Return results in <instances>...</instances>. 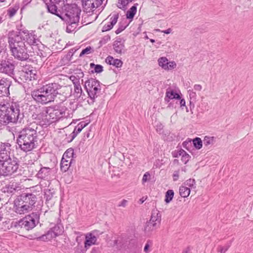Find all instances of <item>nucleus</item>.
<instances>
[{
    "mask_svg": "<svg viewBox=\"0 0 253 253\" xmlns=\"http://www.w3.org/2000/svg\"><path fill=\"white\" fill-rule=\"evenodd\" d=\"M172 31V30L170 28H169L166 30L162 31L161 32L164 33L166 34H170Z\"/></svg>",
    "mask_w": 253,
    "mask_h": 253,
    "instance_id": "nucleus-61",
    "label": "nucleus"
},
{
    "mask_svg": "<svg viewBox=\"0 0 253 253\" xmlns=\"http://www.w3.org/2000/svg\"><path fill=\"white\" fill-rule=\"evenodd\" d=\"M103 67L102 65L97 64L95 65L94 68V72L96 73H100L103 70Z\"/></svg>",
    "mask_w": 253,
    "mask_h": 253,
    "instance_id": "nucleus-50",
    "label": "nucleus"
},
{
    "mask_svg": "<svg viewBox=\"0 0 253 253\" xmlns=\"http://www.w3.org/2000/svg\"><path fill=\"white\" fill-rule=\"evenodd\" d=\"M80 77L79 76L76 77L75 76L72 75L70 77V79L72 81L74 84L80 83Z\"/></svg>",
    "mask_w": 253,
    "mask_h": 253,
    "instance_id": "nucleus-48",
    "label": "nucleus"
},
{
    "mask_svg": "<svg viewBox=\"0 0 253 253\" xmlns=\"http://www.w3.org/2000/svg\"><path fill=\"white\" fill-rule=\"evenodd\" d=\"M8 42L11 55L15 59L22 61L29 59V55L25 44V39H23L21 31L11 34L8 37Z\"/></svg>",
    "mask_w": 253,
    "mask_h": 253,
    "instance_id": "nucleus-4",
    "label": "nucleus"
},
{
    "mask_svg": "<svg viewBox=\"0 0 253 253\" xmlns=\"http://www.w3.org/2000/svg\"><path fill=\"white\" fill-rule=\"evenodd\" d=\"M24 114L20 112L19 105L16 103L0 104V123L6 125L9 123L24 124Z\"/></svg>",
    "mask_w": 253,
    "mask_h": 253,
    "instance_id": "nucleus-3",
    "label": "nucleus"
},
{
    "mask_svg": "<svg viewBox=\"0 0 253 253\" xmlns=\"http://www.w3.org/2000/svg\"><path fill=\"white\" fill-rule=\"evenodd\" d=\"M63 232V227L60 225L57 224L50 228L46 233L39 237H35V238L38 241H47L59 236Z\"/></svg>",
    "mask_w": 253,
    "mask_h": 253,
    "instance_id": "nucleus-12",
    "label": "nucleus"
},
{
    "mask_svg": "<svg viewBox=\"0 0 253 253\" xmlns=\"http://www.w3.org/2000/svg\"><path fill=\"white\" fill-rule=\"evenodd\" d=\"M128 26V24L123 25L121 23L119 24V26L118 28L115 31L116 34H119L121 33L123 31H124L126 27Z\"/></svg>",
    "mask_w": 253,
    "mask_h": 253,
    "instance_id": "nucleus-46",
    "label": "nucleus"
},
{
    "mask_svg": "<svg viewBox=\"0 0 253 253\" xmlns=\"http://www.w3.org/2000/svg\"><path fill=\"white\" fill-rule=\"evenodd\" d=\"M158 63L160 66H161L164 69L168 68V60L165 57H162L160 58L158 60Z\"/></svg>",
    "mask_w": 253,
    "mask_h": 253,
    "instance_id": "nucleus-34",
    "label": "nucleus"
},
{
    "mask_svg": "<svg viewBox=\"0 0 253 253\" xmlns=\"http://www.w3.org/2000/svg\"><path fill=\"white\" fill-rule=\"evenodd\" d=\"M161 221V214L159 211L157 210L153 211L150 219L146 222L145 226V232H150L158 228L160 225Z\"/></svg>",
    "mask_w": 253,
    "mask_h": 253,
    "instance_id": "nucleus-11",
    "label": "nucleus"
},
{
    "mask_svg": "<svg viewBox=\"0 0 253 253\" xmlns=\"http://www.w3.org/2000/svg\"><path fill=\"white\" fill-rule=\"evenodd\" d=\"M186 154L187 153L184 150L181 149L179 151V155L181 156L182 157Z\"/></svg>",
    "mask_w": 253,
    "mask_h": 253,
    "instance_id": "nucleus-60",
    "label": "nucleus"
},
{
    "mask_svg": "<svg viewBox=\"0 0 253 253\" xmlns=\"http://www.w3.org/2000/svg\"><path fill=\"white\" fill-rule=\"evenodd\" d=\"M37 70L31 66H26L23 69L19 72V79L14 78L16 82L20 83L28 80L31 81L37 79Z\"/></svg>",
    "mask_w": 253,
    "mask_h": 253,
    "instance_id": "nucleus-10",
    "label": "nucleus"
},
{
    "mask_svg": "<svg viewBox=\"0 0 253 253\" xmlns=\"http://www.w3.org/2000/svg\"><path fill=\"white\" fill-rule=\"evenodd\" d=\"M174 196V192L172 190H168L165 195V201L166 203H169L173 199Z\"/></svg>",
    "mask_w": 253,
    "mask_h": 253,
    "instance_id": "nucleus-36",
    "label": "nucleus"
},
{
    "mask_svg": "<svg viewBox=\"0 0 253 253\" xmlns=\"http://www.w3.org/2000/svg\"><path fill=\"white\" fill-rule=\"evenodd\" d=\"M96 235H98V231L94 230L92 233H88L85 236L84 248L86 249L92 245H94L97 241Z\"/></svg>",
    "mask_w": 253,
    "mask_h": 253,
    "instance_id": "nucleus-19",
    "label": "nucleus"
},
{
    "mask_svg": "<svg viewBox=\"0 0 253 253\" xmlns=\"http://www.w3.org/2000/svg\"><path fill=\"white\" fill-rule=\"evenodd\" d=\"M51 172V169L48 167H42L39 170L37 174L38 178L41 179H44L46 178Z\"/></svg>",
    "mask_w": 253,
    "mask_h": 253,
    "instance_id": "nucleus-27",
    "label": "nucleus"
},
{
    "mask_svg": "<svg viewBox=\"0 0 253 253\" xmlns=\"http://www.w3.org/2000/svg\"><path fill=\"white\" fill-rule=\"evenodd\" d=\"M189 97H190V103L191 104L193 101H195L196 99V93L195 92L193 91L192 90H189L188 91Z\"/></svg>",
    "mask_w": 253,
    "mask_h": 253,
    "instance_id": "nucleus-41",
    "label": "nucleus"
},
{
    "mask_svg": "<svg viewBox=\"0 0 253 253\" xmlns=\"http://www.w3.org/2000/svg\"><path fill=\"white\" fill-rule=\"evenodd\" d=\"M193 144L195 148L198 150L200 149L203 146V142L199 137H196L192 140Z\"/></svg>",
    "mask_w": 253,
    "mask_h": 253,
    "instance_id": "nucleus-35",
    "label": "nucleus"
},
{
    "mask_svg": "<svg viewBox=\"0 0 253 253\" xmlns=\"http://www.w3.org/2000/svg\"><path fill=\"white\" fill-rule=\"evenodd\" d=\"M185 186H188V188L195 189L196 188V181L194 179L190 178L186 180L183 184Z\"/></svg>",
    "mask_w": 253,
    "mask_h": 253,
    "instance_id": "nucleus-37",
    "label": "nucleus"
},
{
    "mask_svg": "<svg viewBox=\"0 0 253 253\" xmlns=\"http://www.w3.org/2000/svg\"><path fill=\"white\" fill-rule=\"evenodd\" d=\"M176 66V64L174 61L168 62V68L166 69L165 70H171L175 68Z\"/></svg>",
    "mask_w": 253,
    "mask_h": 253,
    "instance_id": "nucleus-49",
    "label": "nucleus"
},
{
    "mask_svg": "<svg viewBox=\"0 0 253 253\" xmlns=\"http://www.w3.org/2000/svg\"><path fill=\"white\" fill-rule=\"evenodd\" d=\"M179 190L180 195L183 198L187 197L190 193V188L185 186L183 184L179 187Z\"/></svg>",
    "mask_w": 253,
    "mask_h": 253,
    "instance_id": "nucleus-30",
    "label": "nucleus"
},
{
    "mask_svg": "<svg viewBox=\"0 0 253 253\" xmlns=\"http://www.w3.org/2000/svg\"><path fill=\"white\" fill-rule=\"evenodd\" d=\"M180 104L181 107L185 106V100L184 99H180Z\"/></svg>",
    "mask_w": 253,
    "mask_h": 253,
    "instance_id": "nucleus-64",
    "label": "nucleus"
},
{
    "mask_svg": "<svg viewBox=\"0 0 253 253\" xmlns=\"http://www.w3.org/2000/svg\"><path fill=\"white\" fill-rule=\"evenodd\" d=\"M72 91L69 86H61L53 83L43 85L41 88L32 91L31 95L37 102L45 104L53 101L57 94H63L65 98Z\"/></svg>",
    "mask_w": 253,
    "mask_h": 253,
    "instance_id": "nucleus-2",
    "label": "nucleus"
},
{
    "mask_svg": "<svg viewBox=\"0 0 253 253\" xmlns=\"http://www.w3.org/2000/svg\"><path fill=\"white\" fill-rule=\"evenodd\" d=\"M54 195V191L53 190L46 189L44 191V198L45 199L46 203L50 204L51 206L54 203L53 197Z\"/></svg>",
    "mask_w": 253,
    "mask_h": 253,
    "instance_id": "nucleus-28",
    "label": "nucleus"
},
{
    "mask_svg": "<svg viewBox=\"0 0 253 253\" xmlns=\"http://www.w3.org/2000/svg\"><path fill=\"white\" fill-rule=\"evenodd\" d=\"M48 117L51 122V124L55 121L58 120L53 107L48 108Z\"/></svg>",
    "mask_w": 253,
    "mask_h": 253,
    "instance_id": "nucleus-32",
    "label": "nucleus"
},
{
    "mask_svg": "<svg viewBox=\"0 0 253 253\" xmlns=\"http://www.w3.org/2000/svg\"><path fill=\"white\" fill-rule=\"evenodd\" d=\"M37 201V196L32 193H23L14 201V211L22 214L31 211Z\"/></svg>",
    "mask_w": 253,
    "mask_h": 253,
    "instance_id": "nucleus-5",
    "label": "nucleus"
},
{
    "mask_svg": "<svg viewBox=\"0 0 253 253\" xmlns=\"http://www.w3.org/2000/svg\"><path fill=\"white\" fill-rule=\"evenodd\" d=\"M86 250L83 249L82 246L78 245L75 248V253H85Z\"/></svg>",
    "mask_w": 253,
    "mask_h": 253,
    "instance_id": "nucleus-44",
    "label": "nucleus"
},
{
    "mask_svg": "<svg viewBox=\"0 0 253 253\" xmlns=\"http://www.w3.org/2000/svg\"><path fill=\"white\" fill-rule=\"evenodd\" d=\"M11 146L9 143H0V160L4 161L10 157Z\"/></svg>",
    "mask_w": 253,
    "mask_h": 253,
    "instance_id": "nucleus-16",
    "label": "nucleus"
},
{
    "mask_svg": "<svg viewBox=\"0 0 253 253\" xmlns=\"http://www.w3.org/2000/svg\"><path fill=\"white\" fill-rule=\"evenodd\" d=\"M179 177V172L178 171H175L173 174V178L174 181H176L178 180Z\"/></svg>",
    "mask_w": 253,
    "mask_h": 253,
    "instance_id": "nucleus-56",
    "label": "nucleus"
},
{
    "mask_svg": "<svg viewBox=\"0 0 253 253\" xmlns=\"http://www.w3.org/2000/svg\"><path fill=\"white\" fill-rule=\"evenodd\" d=\"M127 201L125 199H123L118 205V207H126L127 204Z\"/></svg>",
    "mask_w": 253,
    "mask_h": 253,
    "instance_id": "nucleus-54",
    "label": "nucleus"
},
{
    "mask_svg": "<svg viewBox=\"0 0 253 253\" xmlns=\"http://www.w3.org/2000/svg\"><path fill=\"white\" fill-rule=\"evenodd\" d=\"M10 82L6 79L0 80V93L3 96H8L9 94V88Z\"/></svg>",
    "mask_w": 253,
    "mask_h": 253,
    "instance_id": "nucleus-20",
    "label": "nucleus"
},
{
    "mask_svg": "<svg viewBox=\"0 0 253 253\" xmlns=\"http://www.w3.org/2000/svg\"><path fill=\"white\" fill-rule=\"evenodd\" d=\"M230 247V245H226L224 246H219L217 249L218 252L225 253Z\"/></svg>",
    "mask_w": 253,
    "mask_h": 253,
    "instance_id": "nucleus-43",
    "label": "nucleus"
},
{
    "mask_svg": "<svg viewBox=\"0 0 253 253\" xmlns=\"http://www.w3.org/2000/svg\"><path fill=\"white\" fill-rule=\"evenodd\" d=\"M81 10L74 1H71L62 8L58 12V17L65 21H71V20L80 19Z\"/></svg>",
    "mask_w": 253,
    "mask_h": 253,
    "instance_id": "nucleus-6",
    "label": "nucleus"
},
{
    "mask_svg": "<svg viewBox=\"0 0 253 253\" xmlns=\"http://www.w3.org/2000/svg\"><path fill=\"white\" fill-rule=\"evenodd\" d=\"M194 88L196 90L201 91L202 90V86L200 84H196L194 85Z\"/></svg>",
    "mask_w": 253,
    "mask_h": 253,
    "instance_id": "nucleus-57",
    "label": "nucleus"
},
{
    "mask_svg": "<svg viewBox=\"0 0 253 253\" xmlns=\"http://www.w3.org/2000/svg\"><path fill=\"white\" fill-rule=\"evenodd\" d=\"M75 92L80 96L82 93V89L80 84V82L74 84Z\"/></svg>",
    "mask_w": 253,
    "mask_h": 253,
    "instance_id": "nucleus-39",
    "label": "nucleus"
},
{
    "mask_svg": "<svg viewBox=\"0 0 253 253\" xmlns=\"http://www.w3.org/2000/svg\"><path fill=\"white\" fill-rule=\"evenodd\" d=\"M180 98L181 97L180 95L177 92H175L172 89L168 88L167 89L166 96L165 97V102L168 103L169 102L170 99H180Z\"/></svg>",
    "mask_w": 253,
    "mask_h": 253,
    "instance_id": "nucleus-21",
    "label": "nucleus"
},
{
    "mask_svg": "<svg viewBox=\"0 0 253 253\" xmlns=\"http://www.w3.org/2000/svg\"><path fill=\"white\" fill-rule=\"evenodd\" d=\"M119 18V14L115 13L110 18V22L108 24H105L102 28V32H106L110 30L113 26L116 24Z\"/></svg>",
    "mask_w": 253,
    "mask_h": 253,
    "instance_id": "nucleus-22",
    "label": "nucleus"
},
{
    "mask_svg": "<svg viewBox=\"0 0 253 253\" xmlns=\"http://www.w3.org/2000/svg\"><path fill=\"white\" fill-rule=\"evenodd\" d=\"M104 0H82V5L86 12L93 11L100 6Z\"/></svg>",
    "mask_w": 253,
    "mask_h": 253,
    "instance_id": "nucleus-15",
    "label": "nucleus"
},
{
    "mask_svg": "<svg viewBox=\"0 0 253 253\" xmlns=\"http://www.w3.org/2000/svg\"><path fill=\"white\" fill-rule=\"evenodd\" d=\"M39 212H32L18 221H12L11 227L28 231L33 229L39 223Z\"/></svg>",
    "mask_w": 253,
    "mask_h": 253,
    "instance_id": "nucleus-7",
    "label": "nucleus"
},
{
    "mask_svg": "<svg viewBox=\"0 0 253 253\" xmlns=\"http://www.w3.org/2000/svg\"><path fill=\"white\" fill-rule=\"evenodd\" d=\"M17 8H10L7 10V14L10 17H13L17 10Z\"/></svg>",
    "mask_w": 253,
    "mask_h": 253,
    "instance_id": "nucleus-45",
    "label": "nucleus"
},
{
    "mask_svg": "<svg viewBox=\"0 0 253 253\" xmlns=\"http://www.w3.org/2000/svg\"><path fill=\"white\" fill-rule=\"evenodd\" d=\"M152 244V242L150 240H148L144 248V251L145 253L149 252V248L150 246Z\"/></svg>",
    "mask_w": 253,
    "mask_h": 253,
    "instance_id": "nucleus-52",
    "label": "nucleus"
},
{
    "mask_svg": "<svg viewBox=\"0 0 253 253\" xmlns=\"http://www.w3.org/2000/svg\"><path fill=\"white\" fill-rule=\"evenodd\" d=\"M124 44L121 40H116L113 44V47L115 52L118 54H121L123 53L124 49Z\"/></svg>",
    "mask_w": 253,
    "mask_h": 253,
    "instance_id": "nucleus-29",
    "label": "nucleus"
},
{
    "mask_svg": "<svg viewBox=\"0 0 253 253\" xmlns=\"http://www.w3.org/2000/svg\"><path fill=\"white\" fill-rule=\"evenodd\" d=\"M150 177V174L148 172H146L145 173V174L143 175V178H142V183H144L146 182H147Z\"/></svg>",
    "mask_w": 253,
    "mask_h": 253,
    "instance_id": "nucleus-51",
    "label": "nucleus"
},
{
    "mask_svg": "<svg viewBox=\"0 0 253 253\" xmlns=\"http://www.w3.org/2000/svg\"><path fill=\"white\" fill-rule=\"evenodd\" d=\"M19 160L15 158H9L6 160L2 161L1 176H10L13 174H21Z\"/></svg>",
    "mask_w": 253,
    "mask_h": 253,
    "instance_id": "nucleus-8",
    "label": "nucleus"
},
{
    "mask_svg": "<svg viewBox=\"0 0 253 253\" xmlns=\"http://www.w3.org/2000/svg\"><path fill=\"white\" fill-rule=\"evenodd\" d=\"M182 253H191V249L189 247H187L182 252Z\"/></svg>",
    "mask_w": 253,
    "mask_h": 253,
    "instance_id": "nucleus-62",
    "label": "nucleus"
},
{
    "mask_svg": "<svg viewBox=\"0 0 253 253\" xmlns=\"http://www.w3.org/2000/svg\"><path fill=\"white\" fill-rule=\"evenodd\" d=\"M204 144L206 146L210 145H213L215 142V138L214 137L205 136L204 139Z\"/></svg>",
    "mask_w": 253,
    "mask_h": 253,
    "instance_id": "nucleus-38",
    "label": "nucleus"
},
{
    "mask_svg": "<svg viewBox=\"0 0 253 253\" xmlns=\"http://www.w3.org/2000/svg\"><path fill=\"white\" fill-rule=\"evenodd\" d=\"M72 160L73 159H70V158L66 159L65 157H62L60 163V169L63 172H66L68 170Z\"/></svg>",
    "mask_w": 253,
    "mask_h": 253,
    "instance_id": "nucleus-24",
    "label": "nucleus"
},
{
    "mask_svg": "<svg viewBox=\"0 0 253 253\" xmlns=\"http://www.w3.org/2000/svg\"><path fill=\"white\" fill-rule=\"evenodd\" d=\"M191 142V140H189L188 141L186 140L183 142L182 146H183V147H184L186 149H188V147L189 145H190Z\"/></svg>",
    "mask_w": 253,
    "mask_h": 253,
    "instance_id": "nucleus-55",
    "label": "nucleus"
},
{
    "mask_svg": "<svg viewBox=\"0 0 253 253\" xmlns=\"http://www.w3.org/2000/svg\"><path fill=\"white\" fill-rule=\"evenodd\" d=\"M15 67V62L9 60H2L0 62V72L10 76H13Z\"/></svg>",
    "mask_w": 253,
    "mask_h": 253,
    "instance_id": "nucleus-14",
    "label": "nucleus"
},
{
    "mask_svg": "<svg viewBox=\"0 0 253 253\" xmlns=\"http://www.w3.org/2000/svg\"><path fill=\"white\" fill-rule=\"evenodd\" d=\"M21 34L23 33L25 35V37H23V39H25V42H26L27 44L30 45H37L40 42V41L37 39V36H36L33 32L29 33L27 30L22 31Z\"/></svg>",
    "mask_w": 253,
    "mask_h": 253,
    "instance_id": "nucleus-18",
    "label": "nucleus"
},
{
    "mask_svg": "<svg viewBox=\"0 0 253 253\" xmlns=\"http://www.w3.org/2000/svg\"><path fill=\"white\" fill-rule=\"evenodd\" d=\"M79 20L77 19L76 20L73 19L71 20V21H65L68 24L66 27V32L68 33H71L75 31L78 26Z\"/></svg>",
    "mask_w": 253,
    "mask_h": 253,
    "instance_id": "nucleus-26",
    "label": "nucleus"
},
{
    "mask_svg": "<svg viewBox=\"0 0 253 253\" xmlns=\"http://www.w3.org/2000/svg\"><path fill=\"white\" fill-rule=\"evenodd\" d=\"M77 49H75V48H74L71 49L69 50V55H70V54H71V55H73V54H74V53L77 51Z\"/></svg>",
    "mask_w": 253,
    "mask_h": 253,
    "instance_id": "nucleus-63",
    "label": "nucleus"
},
{
    "mask_svg": "<svg viewBox=\"0 0 253 253\" xmlns=\"http://www.w3.org/2000/svg\"><path fill=\"white\" fill-rule=\"evenodd\" d=\"M6 42L4 38L0 36V51L3 50L6 47Z\"/></svg>",
    "mask_w": 253,
    "mask_h": 253,
    "instance_id": "nucleus-47",
    "label": "nucleus"
},
{
    "mask_svg": "<svg viewBox=\"0 0 253 253\" xmlns=\"http://www.w3.org/2000/svg\"><path fill=\"white\" fill-rule=\"evenodd\" d=\"M106 62L109 64L112 65L116 68H120L123 65V62L118 59H114L111 56H108L105 60Z\"/></svg>",
    "mask_w": 253,
    "mask_h": 253,
    "instance_id": "nucleus-25",
    "label": "nucleus"
},
{
    "mask_svg": "<svg viewBox=\"0 0 253 253\" xmlns=\"http://www.w3.org/2000/svg\"><path fill=\"white\" fill-rule=\"evenodd\" d=\"M190 158V156L187 154L181 158V161L185 164L189 161Z\"/></svg>",
    "mask_w": 253,
    "mask_h": 253,
    "instance_id": "nucleus-53",
    "label": "nucleus"
},
{
    "mask_svg": "<svg viewBox=\"0 0 253 253\" xmlns=\"http://www.w3.org/2000/svg\"><path fill=\"white\" fill-rule=\"evenodd\" d=\"M138 4H134L126 12V17L127 19L132 20L137 11V5Z\"/></svg>",
    "mask_w": 253,
    "mask_h": 253,
    "instance_id": "nucleus-31",
    "label": "nucleus"
},
{
    "mask_svg": "<svg viewBox=\"0 0 253 253\" xmlns=\"http://www.w3.org/2000/svg\"><path fill=\"white\" fill-rule=\"evenodd\" d=\"M110 40V37L109 36H105L103 38V39L100 41L101 42H104V43H106L107 41Z\"/></svg>",
    "mask_w": 253,
    "mask_h": 253,
    "instance_id": "nucleus-58",
    "label": "nucleus"
},
{
    "mask_svg": "<svg viewBox=\"0 0 253 253\" xmlns=\"http://www.w3.org/2000/svg\"><path fill=\"white\" fill-rule=\"evenodd\" d=\"M74 154V150L72 149H68L63 154V157H65L66 159H73L72 156Z\"/></svg>",
    "mask_w": 253,
    "mask_h": 253,
    "instance_id": "nucleus-40",
    "label": "nucleus"
},
{
    "mask_svg": "<svg viewBox=\"0 0 253 253\" xmlns=\"http://www.w3.org/2000/svg\"><path fill=\"white\" fill-rule=\"evenodd\" d=\"M100 251L98 248H93L91 252V253H99Z\"/></svg>",
    "mask_w": 253,
    "mask_h": 253,
    "instance_id": "nucleus-59",
    "label": "nucleus"
},
{
    "mask_svg": "<svg viewBox=\"0 0 253 253\" xmlns=\"http://www.w3.org/2000/svg\"><path fill=\"white\" fill-rule=\"evenodd\" d=\"M132 0H118L117 6L119 8L125 10L126 9V6Z\"/></svg>",
    "mask_w": 253,
    "mask_h": 253,
    "instance_id": "nucleus-33",
    "label": "nucleus"
},
{
    "mask_svg": "<svg viewBox=\"0 0 253 253\" xmlns=\"http://www.w3.org/2000/svg\"><path fill=\"white\" fill-rule=\"evenodd\" d=\"M53 108L58 120L62 118L70 117V115L72 114V112H71V111L69 110L67 108L64 106L56 105L54 106Z\"/></svg>",
    "mask_w": 253,
    "mask_h": 253,
    "instance_id": "nucleus-17",
    "label": "nucleus"
},
{
    "mask_svg": "<svg viewBox=\"0 0 253 253\" xmlns=\"http://www.w3.org/2000/svg\"><path fill=\"white\" fill-rule=\"evenodd\" d=\"M50 3L46 4L49 12L55 15H58L59 12L64 6L74 0H49Z\"/></svg>",
    "mask_w": 253,
    "mask_h": 253,
    "instance_id": "nucleus-13",
    "label": "nucleus"
},
{
    "mask_svg": "<svg viewBox=\"0 0 253 253\" xmlns=\"http://www.w3.org/2000/svg\"><path fill=\"white\" fill-rule=\"evenodd\" d=\"M93 51L91 46H87L84 49L80 54V57L83 56L84 54H88L91 53V50Z\"/></svg>",
    "mask_w": 253,
    "mask_h": 253,
    "instance_id": "nucleus-42",
    "label": "nucleus"
},
{
    "mask_svg": "<svg viewBox=\"0 0 253 253\" xmlns=\"http://www.w3.org/2000/svg\"><path fill=\"white\" fill-rule=\"evenodd\" d=\"M86 126V124L84 122H81L76 126L74 128V131L71 134V139L70 140L68 141V142H71Z\"/></svg>",
    "mask_w": 253,
    "mask_h": 253,
    "instance_id": "nucleus-23",
    "label": "nucleus"
},
{
    "mask_svg": "<svg viewBox=\"0 0 253 253\" xmlns=\"http://www.w3.org/2000/svg\"><path fill=\"white\" fill-rule=\"evenodd\" d=\"M31 119H29L25 123V127L19 132L16 143L19 148L23 152L27 153L36 149L40 140L37 132L39 126L46 127L51 124L48 117V108L46 107L34 106Z\"/></svg>",
    "mask_w": 253,
    "mask_h": 253,
    "instance_id": "nucleus-1",
    "label": "nucleus"
},
{
    "mask_svg": "<svg viewBox=\"0 0 253 253\" xmlns=\"http://www.w3.org/2000/svg\"><path fill=\"white\" fill-rule=\"evenodd\" d=\"M84 88L92 100H94L101 94L100 83L96 79L90 78L85 81Z\"/></svg>",
    "mask_w": 253,
    "mask_h": 253,
    "instance_id": "nucleus-9",
    "label": "nucleus"
}]
</instances>
